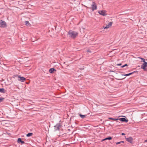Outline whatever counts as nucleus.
Masks as SVG:
<instances>
[{
	"instance_id": "26",
	"label": "nucleus",
	"mask_w": 147,
	"mask_h": 147,
	"mask_svg": "<svg viewBox=\"0 0 147 147\" xmlns=\"http://www.w3.org/2000/svg\"><path fill=\"white\" fill-rule=\"evenodd\" d=\"M121 135H125V134L124 133H122L121 134Z\"/></svg>"
},
{
	"instance_id": "24",
	"label": "nucleus",
	"mask_w": 147,
	"mask_h": 147,
	"mask_svg": "<svg viewBox=\"0 0 147 147\" xmlns=\"http://www.w3.org/2000/svg\"><path fill=\"white\" fill-rule=\"evenodd\" d=\"M121 65V63H119V64H117V66H120V65Z\"/></svg>"
},
{
	"instance_id": "19",
	"label": "nucleus",
	"mask_w": 147,
	"mask_h": 147,
	"mask_svg": "<svg viewBox=\"0 0 147 147\" xmlns=\"http://www.w3.org/2000/svg\"><path fill=\"white\" fill-rule=\"evenodd\" d=\"M112 24V22H110L109 23L108 25L109 26V27H110L111 26Z\"/></svg>"
},
{
	"instance_id": "11",
	"label": "nucleus",
	"mask_w": 147,
	"mask_h": 147,
	"mask_svg": "<svg viewBox=\"0 0 147 147\" xmlns=\"http://www.w3.org/2000/svg\"><path fill=\"white\" fill-rule=\"evenodd\" d=\"M6 90L3 88H0V92L4 93L6 92Z\"/></svg>"
},
{
	"instance_id": "25",
	"label": "nucleus",
	"mask_w": 147,
	"mask_h": 147,
	"mask_svg": "<svg viewBox=\"0 0 147 147\" xmlns=\"http://www.w3.org/2000/svg\"><path fill=\"white\" fill-rule=\"evenodd\" d=\"M87 52H91L90 51V50H88L87 51Z\"/></svg>"
},
{
	"instance_id": "28",
	"label": "nucleus",
	"mask_w": 147,
	"mask_h": 147,
	"mask_svg": "<svg viewBox=\"0 0 147 147\" xmlns=\"http://www.w3.org/2000/svg\"><path fill=\"white\" fill-rule=\"evenodd\" d=\"M121 143H123L124 142L123 141H121Z\"/></svg>"
},
{
	"instance_id": "7",
	"label": "nucleus",
	"mask_w": 147,
	"mask_h": 147,
	"mask_svg": "<svg viewBox=\"0 0 147 147\" xmlns=\"http://www.w3.org/2000/svg\"><path fill=\"white\" fill-rule=\"evenodd\" d=\"M98 13L100 14L103 16H105L107 15L106 13V11L104 10L99 11Z\"/></svg>"
},
{
	"instance_id": "6",
	"label": "nucleus",
	"mask_w": 147,
	"mask_h": 147,
	"mask_svg": "<svg viewBox=\"0 0 147 147\" xmlns=\"http://www.w3.org/2000/svg\"><path fill=\"white\" fill-rule=\"evenodd\" d=\"M125 139L126 141L129 142L130 143L132 144L133 143V139L132 137H129L128 138H125Z\"/></svg>"
},
{
	"instance_id": "12",
	"label": "nucleus",
	"mask_w": 147,
	"mask_h": 147,
	"mask_svg": "<svg viewBox=\"0 0 147 147\" xmlns=\"http://www.w3.org/2000/svg\"><path fill=\"white\" fill-rule=\"evenodd\" d=\"M137 72V71H133L132 72H131V73H129V74H125V75H123V76H129L132 74L133 73H136Z\"/></svg>"
},
{
	"instance_id": "21",
	"label": "nucleus",
	"mask_w": 147,
	"mask_h": 147,
	"mask_svg": "<svg viewBox=\"0 0 147 147\" xmlns=\"http://www.w3.org/2000/svg\"><path fill=\"white\" fill-rule=\"evenodd\" d=\"M128 65L127 64H125L124 65H123V66H122L121 67V68H123V67H124L125 66H127Z\"/></svg>"
},
{
	"instance_id": "3",
	"label": "nucleus",
	"mask_w": 147,
	"mask_h": 147,
	"mask_svg": "<svg viewBox=\"0 0 147 147\" xmlns=\"http://www.w3.org/2000/svg\"><path fill=\"white\" fill-rule=\"evenodd\" d=\"M91 7H89V8L91 9L92 10V11H93L94 10H96L97 8V6L96 3L94 2H92V4L91 5Z\"/></svg>"
},
{
	"instance_id": "8",
	"label": "nucleus",
	"mask_w": 147,
	"mask_h": 147,
	"mask_svg": "<svg viewBox=\"0 0 147 147\" xmlns=\"http://www.w3.org/2000/svg\"><path fill=\"white\" fill-rule=\"evenodd\" d=\"M119 119V120L121 121L122 122H125L127 123L128 121V120L127 119H126L124 118H120V119Z\"/></svg>"
},
{
	"instance_id": "5",
	"label": "nucleus",
	"mask_w": 147,
	"mask_h": 147,
	"mask_svg": "<svg viewBox=\"0 0 147 147\" xmlns=\"http://www.w3.org/2000/svg\"><path fill=\"white\" fill-rule=\"evenodd\" d=\"M0 27H1L5 28L7 27V25L5 22L3 21L2 20L0 21Z\"/></svg>"
},
{
	"instance_id": "13",
	"label": "nucleus",
	"mask_w": 147,
	"mask_h": 147,
	"mask_svg": "<svg viewBox=\"0 0 147 147\" xmlns=\"http://www.w3.org/2000/svg\"><path fill=\"white\" fill-rule=\"evenodd\" d=\"M54 71H56V70H55V69L53 68H51L50 69H49V72L50 73H53V72Z\"/></svg>"
},
{
	"instance_id": "16",
	"label": "nucleus",
	"mask_w": 147,
	"mask_h": 147,
	"mask_svg": "<svg viewBox=\"0 0 147 147\" xmlns=\"http://www.w3.org/2000/svg\"><path fill=\"white\" fill-rule=\"evenodd\" d=\"M33 135V133H29L28 134L26 135V136L27 137H30V136H31Z\"/></svg>"
},
{
	"instance_id": "23",
	"label": "nucleus",
	"mask_w": 147,
	"mask_h": 147,
	"mask_svg": "<svg viewBox=\"0 0 147 147\" xmlns=\"http://www.w3.org/2000/svg\"><path fill=\"white\" fill-rule=\"evenodd\" d=\"M121 144V142H117L116 143V144L117 145V144Z\"/></svg>"
},
{
	"instance_id": "20",
	"label": "nucleus",
	"mask_w": 147,
	"mask_h": 147,
	"mask_svg": "<svg viewBox=\"0 0 147 147\" xmlns=\"http://www.w3.org/2000/svg\"><path fill=\"white\" fill-rule=\"evenodd\" d=\"M4 98L3 97H0V102H2L4 99Z\"/></svg>"
},
{
	"instance_id": "27",
	"label": "nucleus",
	"mask_w": 147,
	"mask_h": 147,
	"mask_svg": "<svg viewBox=\"0 0 147 147\" xmlns=\"http://www.w3.org/2000/svg\"><path fill=\"white\" fill-rule=\"evenodd\" d=\"M144 142H147V140H144Z\"/></svg>"
},
{
	"instance_id": "4",
	"label": "nucleus",
	"mask_w": 147,
	"mask_h": 147,
	"mask_svg": "<svg viewBox=\"0 0 147 147\" xmlns=\"http://www.w3.org/2000/svg\"><path fill=\"white\" fill-rule=\"evenodd\" d=\"M62 126L60 123H58L55 126V130H59Z\"/></svg>"
},
{
	"instance_id": "14",
	"label": "nucleus",
	"mask_w": 147,
	"mask_h": 147,
	"mask_svg": "<svg viewBox=\"0 0 147 147\" xmlns=\"http://www.w3.org/2000/svg\"><path fill=\"white\" fill-rule=\"evenodd\" d=\"M112 139V137H108V138H106L104 139H103L102 141H103L104 140H111Z\"/></svg>"
},
{
	"instance_id": "22",
	"label": "nucleus",
	"mask_w": 147,
	"mask_h": 147,
	"mask_svg": "<svg viewBox=\"0 0 147 147\" xmlns=\"http://www.w3.org/2000/svg\"><path fill=\"white\" fill-rule=\"evenodd\" d=\"M104 27V29H107L109 28V27L108 25H107L105 27Z\"/></svg>"
},
{
	"instance_id": "1",
	"label": "nucleus",
	"mask_w": 147,
	"mask_h": 147,
	"mask_svg": "<svg viewBox=\"0 0 147 147\" xmlns=\"http://www.w3.org/2000/svg\"><path fill=\"white\" fill-rule=\"evenodd\" d=\"M68 33L69 36L73 39L75 38L78 34V32L74 31L72 30H69L68 32Z\"/></svg>"
},
{
	"instance_id": "17",
	"label": "nucleus",
	"mask_w": 147,
	"mask_h": 147,
	"mask_svg": "<svg viewBox=\"0 0 147 147\" xmlns=\"http://www.w3.org/2000/svg\"><path fill=\"white\" fill-rule=\"evenodd\" d=\"M109 119H110L113 120L115 121L118 120V119H115V118H111V117L109 118Z\"/></svg>"
},
{
	"instance_id": "9",
	"label": "nucleus",
	"mask_w": 147,
	"mask_h": 147,
	"mask_svg": "<svg viewBox=\"0 0 147 147\" xmlns=\"http://www.w3.org/2000/svg\"><path fill=\"white\" fill-rule=\"evenodd\" d=\"M18 78L20 79H19V80L21 81L22 82H24L26 78L23 77H21L20 76H18Z\"/></svg>"
},
{
	"instance_id": "10",
	"label": "nucleus",
	"mask_w": 147,
	"mask_h": 147,
	"mask_svg": "<svg viewBox=\"0 0 147 147\" xmlns=\"http://www.w3.org/2000/svg\"><path fill=\"white\" fill-rule=\"evenodd\" d=\"M18 143H21L22 144H24L25 143V142L23 141L22 140V139L20 138H18Z\"/></svg>"
},
{
	"instance_id": "15",
	"label": "nucleus",
	"mask_w": 147,
	"mask_h": 147,
	"mask_svg": "<svg viewBox=\"0 0 147 147\" xmlns=\"http://www.w3.org/2000/svg\"><path fill=\"white\" fill-rule=\"evenodd\" d=\"M79 115L82 119H84L86 117V115H82L80 114Z\"/></svg>"
},
{
	"instance_id": "2",
	"label": "nucleus",
	"mask_w": 147,
	"mask_h": 147,
	"mask_svg": "<svg viewBox=\"0 0 147 147\" xmlns=\"http://www.w3.org/2000/svg\"><path fill=\"white\" fill-rule=\"evenodd\" d=\"M138 58L142 60V61H141V62H144L141 65V68L145 70L146 69V67H147V62L145 61V59L141 57H138Z\"/></svg>"
},
{
	"instance_id": "18",
	"label": "nucleus",
	"mask_w": 147,
	"mask_h": 147,
	"mask_svg": "<svg viewBox=\"0 0 147 147\" xmlns=\"http://www.w3.org/2000/svg\"><path fill=\"white\" fill-rule=\"evenodd\" d=\"M25 24L26 25L28 26L30 25V23L28 21H26L25 22Z\"/></svg>"
}]
</instances>
